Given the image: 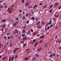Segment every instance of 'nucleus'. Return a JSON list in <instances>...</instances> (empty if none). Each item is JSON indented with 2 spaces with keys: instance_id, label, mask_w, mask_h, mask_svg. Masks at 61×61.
<instances>
[{
  "instance_id": "nucleus-1",
  "label": "nucleus",
  "mask_w": 61,
  "mask_h": 61,
  "mask_svg": "<svg viewBox=\"0 0 61 61\" xmlns=\"http://www.w3.org/2000/svg\"><path fill=\"white\" fill-rule=\"evenodd\" d=\"M14 56H13L12 57V58H11V57L10 56L9 57V61H10L11 60V61H13L14 60Z\"/></svg>"
},
{
  "instance_id": "nucleus-2",
  "label": "nucleus",
  "mask_w": 61,
  "mask_h": 61,
  "mask_svg": "<svg viewBox=\"0 0 61 61\" xmlns=\"http://www.w3.org/2000/svg\"><path fill=\"white\" fill-rule=\"evenodd\" d=\"M22 19L23 20H25V19H26V17L25 15H24L23 16Z\"/></svg>"
},
{
  "instance_id": "nucleus-3",
  "label": "nucleus",
  "mask_w": 61,
  "mask_h": 61,
  "mask_svg": "<svg viewBox=\"0 0 61 61\" xmlns=\"http://www.w3.org/2000/svg\"><path fill=\"white\" fill-rule=\"evenodd\" d=\"M58 5V2H56L54 4V6H57Z\"/></svg>"
},
{
  "instance_id": "nucleus-4",
  "label": "nucleus",
  "mask_w": 61,
  "mask_h": 61,
  "mask_svg": "<svg viewBox=\"0 0 61 61\" xmlns=\"http://www.w3.org/2000/svg\"><path fill=\"white\" fill-rule=\"evenodd\" d=\"M5 26H6V25L4 24L3 26H1V27L3 28H5V27H6Z\"/></svg>"
},
{
  "instance_id": "nucleus-5",
  "label": "nucleus",
  "mask_w": 61,
  "mask_h": 61,
  "mask_svg": "<svg viewBox=\"0 0 61 61\" xmlns=\"http://www.w3.org/2000/svg\"><path fill=\"white\" fill-rule=\"evenodd\" d=\"M15 31L16 33H19V31L17 29H15Z\"/></svg>"
},
{
  "instance_id": "nucleus-6",
  "label": "nucleus",
  "mask_w": 61,
  "mask_h": 61,
  "mask_svg": "<svg viewBox=\"0 0 61 61\" xmlns=\"http://www.w3.org/2000/svg\"><path fill=\"white\" fill-rule=\"evenodd\" d=\"M44 37H45V35H43V36H41L40 38V39H41V38H44Z\"/></svg>"
},
{
  "instance_id": "nucleus-7",
  "label": "nucleus",
  "mask_w": 61,
  "mask_h": 61,
  "mask_svg": "<svg viewBox=\"0 0 61 61\" xmlns=\"http://www.w3.org/2000/svg\"><path fill=\"white\" fill-rule=\"evenodd\" d=\"M28 8H29L30 9H31V8H32V6L29 5L28 6Z\"/></svg>"
},
{
  "instance_id": "nucleus-8",
  "label": "nucleus",
  "mask_w": 61,
  "mask_h": 61,
  "mask_svg": "<svg viewBox=\"0 0 61 61\" xmlns=\"http://www.w3.org/2000/svg\"><path fill=\"white\" fill-rule=\"evenodd\" d=\"M29 4H30L29 3H25V5H26V6H27Z\"/></svg>"
},
{
  "instance_id": "nucleus-9",
  "label": "nucleus",
  "mask_w": 61,
  "mask_h": 61,
  "mask_svg": "<svg viewBox=\"0 0 61 61\" xmlns=\"http://www.w3.org/2000/svg\"><path fill=\"white\" fill-rule=\"evenodd\" d=\"M17 24V23L16 22L13 24V25H14V26H15Z\"/></svg>"
},
{
  "instance_id": "nucleus-10",
  "label": "nucleus",
  "mask_w": 61,
  "mask_h": 61,
  "mask_svg": "<svg viewBox=\"0 0 61 61\" xmlns=\"http://www.w3.org/2000/svg\"><path fill=\"white\" fill-rule=\"evenodd\" d=\"M35 56H36V57H38V56H39V55L37 54H36L35 55Z\"/></svg>"
},
{
  "instance_id": "nucleus-11",
  "label": "nucleus",
  "mask_w": 61,
  "mask_h": 61,
  "mask_svg": "<svg viewBox=\"0 0 61 61\" xmlns=\"http://www.w3.org/2000/svg\"><path fill=\"white\" fill-rule=\"evenodd\" d=\"M27 37H24L23 38V40H26V39H27Z\"/></svg>"
},
{
  "instance_id": "nucleus-12",
  "label": "nucleus",
  "mask_w": 61,
  "mask_h": 61,
  "mask_svg": "<svg viewBox=\"0 0 61 61\" xmlns=\"http://www.w3.org/2000/svg\"><path fill=\"white\" fill-rule=\"evenodd\" d=\"M30 44L31 45H33L34 43H33V42L32 41H30Z\"/></svg>"
},
{
  "instance_id": "nucleus-13",
  "label": "nucleus",
  "mask_w": 61,
  "mask_h": 61,
  "mask_svg": "<svg viewBox=\"0 0 61 61\" xmlns=\"http://www.w3.org/2000/svg\"><path fill=\"white\" fill-rule=\"evenodd\" d=\"M53 54H51L49 56V57L51 58V57H53Z\"/></svg>"
},
{
  "instance_id": "nucleus-14",
  "label": "nucleus",
  "mask_w": 61,
  "mask_h": 61,
  "mask_svg": "<svg viewBox=\"0 0 61 61\" xmlns=\"http://www.w3.org/2000/svg\"><path fill=\"white\" fill-rule=\"evenodd\" d=\"M7 58V57H4V58H3L2 59V60H5V59H6V58Z\"/></svg>"
},
{
  "instance_id": "nucleus-15",
  "label": "nucleus",
  "mask_w": 61,
  "mask_h": 61,
  "mask_svg": "<svg viewBox=\"0 0 61 61\" xmlns=\"http://www.w3.org/2000/svg\"><path fill=\"white\" fill-rule=\"evenodd\" d=\"M53 5H51L50 6V9H51V8L52 7H53Z\"/></svg>"
},
{
  "instance_id": "nucleus-16",
  "label": "nucleus",
  "mask_w": 61,
  "mask_h": 61,
  "mask_svg": "<svg viewBox=\"0 0 61 61\" xmlns=\"http://www.w3.org/2000/svg\"><path fill=\"white\" fill-rule=\"evenodd\" d=\"M3 8L4 6L0 5V8Z\"/></svg>"
},
{
  "instance_id": "nucleus-17",
  "label": "nucleus",
  "mask_w": 61,
  "mask_h": 61,
  "mask_svg": "<svg viewBox=\"0 0 61 61\" xmlns=\"http://www.w3.org/2000/svg\"><path fill=\"white\" fill-rule=\"evenodd\" d=\"M22 36L23 37H25V34H22Z\"/></svg>"
},
{
  "instance_id": "nucleus-18",
  "label": "nucleus",
  "mask_w": 61,
  "mask_h": 61,
  "mask_svg": "<svg viewBox=\"0 0 61 61\" xmlns=\"http://www.w3.org/2000/svg\"><path fill=\"white\" fill-rule=\"evenodd\" d=\"M16 33L15 31H14L13 32V34H16Z\"/></svg>"
},
{
  "instance_id": "nucleus-19",
  "label": "nucleus",
  "mask_w": 61,
  "mask_h": 61,
  "mask_svg": "<svg viewBox=\"0 0 61 61\" xmlns=\"http://www.w3.org/2000/svg\"><path fill=\"white\" fill-rule=\"evenodd\" d=\"M10 38L11 39H13V38H14V36H13V35H12L10 37Z\"/></svg>"
},
{
  "instance_id": "nucleus-20",
  "label": "nucleus",
  "mask_w": 61,
  "mask_h": 61,
  "mask_svg": "<svg viewBox=\"0 0 61 61\" xmlns=\"http://www.w3.org/2000/svg\"><path fill=\"white\" fill-rule=\"evenodd\" d=\"M42 25H45V23H44V21H43L42 22Z\"/></svg>"
},
{
  "instance_id": "nucleus-21",
  "label": "nucleus",
  "mask_w": 61,
  "mask_h": 61,
  "mask_svg": "<svg viewBox=\"0 0 61 61\" xmlns=\"http://www.w3.org/2000/svg\"><path fill=\"white\" fill-rule=\"evenodd\" d=\"M28 15L29 16H31V13H29L28 14Z\"/></svg>"
},
{
  "instance_id": "nucleus-22",
  "label": "nucleus",
  "mask_w": 61,
  "mask_h": 61,
  "mask_svg": "<svg viewBox=\"0 0 61 61\" xmlns=\"http://www.w3.org/2000/svg\"><path fill=\"white\" fill-rule=\"evenodd\" d=\"M6 21V19H5V20H2V21L3 22H5Z\"/></svg>"
},
{
  "instance_id": "nucleus-23",
  "label": "nucleus",
  "mask_w": 61,
  "mask_h": 61,
  "mask_svg": "<svg viewBox=\"0 0 61 61\" xmlns=\"http://www.w3.org/2000/svg\"><path fill=\"white\" fill-rule=\"evenodd\" d=\"M13 51L14 53H15V52H16V50L15 49Z\"/></svg>"
},
{
  "instance_id": "nucleus-24",
  "label": "nucleus",
  "mask_w": 61,
  "mask_h": 61,
  "mask_svg": "<svg viewBox=\"0 0 61 61\" xmlns=\"http://www.w3.org/2000/svg\"><path fill=\"white\" fill-rule=\"evenodd\" d=\"M23 45L24 47H25V46H26V44H23Z\"/></svg>"
},
{
  "instance_id": "nucleus-25",
  "label": "nucleus",
  "mask_w": 61,
  "mask_h": 61,
  "mask_svg": "<svg viewBox=\"0 0 61 61\" xmlns=\"http://www.w3.org/2000/svg\"><path fill=\"white\" fill-rule=\"evenodd\" d=\"M21 1L22 2V3H24V2H25L24 0H21Z\"/></svg>"
},
{
  "instance_id": "nucleus-26",
  "label": "nucleus",
  "mask_w": 61,
  "mask_h": 61,
  "mask_svg": "<svg viewBox=\"0 0 61 61\" xmlns=\"http://www.w3.org/2000/svg\"><path fill=\"white\" fill-rule=\"evenodd\" d=\"M45 47H47V44H45Z\"/></svg>"
},
{
  "instance_id": "nucleus-27",
  "label": "nucleus",
  "mask_w": 61,
  "mask_h": 61,
  "mask_svg": "<svg viewBox=\"0 0 61 61\" xmlns=\"http://www.w3.org/2000/svg\"><path fill=\"white\" fill-rule=\"evenodd\" d=\"M22 32L23 33H25V30H23L22 31Z\"/></svg>"
},
{
  "instance_id": "nucleus-28",
  "label": "nucleus",
  "mask_w": 61,
  "mask_h": 61,
  "mask_svg": "<svg viewBox=\"0 0 61 61\" xmlns=\"http://www.w3.org/2000/svg\"><path fill=\"white\" fill-rule=\"evenodd\" d=\"M29 58L28 57H27L26 58H25V60H28Z\"/></svg>"
},
{
  "instance_id": "nucleus-29",
  "label": "nucleus",
  "mask_w": 61,
  "mask_h": 61,
  "mask_svg": "<svg viewBox=\"0 0 61 61\" xmlns=\"http://www.w3.org/2000/svg\"><path fill=\"white\" fill-rule=\"evenodd\" d=\"M33 42H34V43H36V40L35 39L33 41Z\"/></svg>"
},
{
  "instance_id": "nucleus-30",
  "label": "nucleus",
  "mask_w": 61,
  "mask_h": 61,
  "mask_svg": "<svg viewBox=\"0 0 61 61\" xmlns=\"http://www.w3.org/2000/svg\"><path fill=\"white\" fill-rule=\"evenodd\" d=\"M38 43V42H37L35 43V45H34V46H36V45H37V44Z\"/></svg>"
},
{
  "instance_id": "nucleus-31",
  "label": "nucleus",
  "mask_w": 61,
  "mask_h": 61,
  "mask_svg": "<svg viewBox=\"0 0 61 61\" xmlns=\"http://www.w3.org/2000/svg\"><path fill=\"white\" fill-rule=\"evenodd\" d=\"M10 9H11V7H10L8 9L7 11H9V10H10Z\"/></svg>"
},
{
  "instance_id": "nucleus-32",
  "label": "nucleus",
  "mask_w": 61,
  "mask_h": 61,
  "mask_svg": "<svg viewBox=\"0 0 61 61\" xmlns=\"http://www.w3.org/2000/svg\"><path fill=\"white\" fill-rule=\"evenodd\" d=\"M56 43H59V40H58V41H56Z\"/></svg>"
},
{
  "instance_id": "nucleus-33",
  "label": "nucleus",
  "mask_w": 61,
  "mask_h": 61,
  "mask_svg": "<svg viewBox=\"0 0 61 61\" xmlns=\"http://www.w3.org/2000/svg\"><path fill=\"white\" fill-rule=\"evenodd\" d=\"M32 20H34L35 19V17H32L31 18Z\"/></svg>"
},
{
  "instance_id": "nucleus-34",
  "label": "nucleus",
  "mask_w": 61,
  "mask_h": 61,
  "mask_svg": "<svg viewBox=\"0 0 61 61\" xmlns=\"http://www.w3.org/2000/svg\"><path fill=\"white\" fill-rule=\"evenodd\" d=\"M37 34V33L36 32H35L33 33V35H36V34Z\"/></svg>"
},
{
  "instance_id": "nucleus-35",
  "label": "nucleus",
  "mask_w": 61,
  "mask_h": 61,
  "mask_svg": "<svg viewBox=\"0 0 61 61\" xmlns=\"http://www.w3.org/2000/svg\"><path fill=\"white\" fill-rule=\"evenodd\" d=\"M11 12H12L11 10H10L9 11V14H11Z\"/></svg>"
},
{
  "instance_id": "nucleus-36",
  "label": "nucleus",
  "mask_w": 61,
  "mask_h": 61,
  "mask_svg": "<svg viewBox=\"0 0 61 61\" xmlns=\"http://www.w3.org/2000/svg\"><path fill=\"white\" fill-rule=\"evenodd\" d=\"M36 59V57H34L32 59V60H34Z\"/></svg>"
},
{
  "instance_id": "nucleus-37",
  "label": "nucleus",
  "mask_w": 61,
  "mask_h": 61,
  "mask_svg": "<svg viewBox=\"0 0 61 61\" xmlns=\"http://www.w3.org/2000/svg\"><path fill=\"white\" fill-rule=\"evenodd\" d=\"M40 49H39L38 50V51H40V50H41V47H40Z\"/></svg>"
},
{
  "instance_id": "nucleus-38",
  "label": "nucleus",
  "mask_w": 61,
  "mask_h": 61,
  "mask_svg": "<svg viewBox=\"0 0 61 61\" xmlns=\"http://www.w3.org/2000/svg\"><path fill=\"white\" fill-rule=\"evenodd\" d=\"M42 42H43V40H41V41H40L39 43H42Z\"/></svg>"
},
{
  "instance_id": "nucleus-39",
  "label": "nucleus",
  "mask_w": 61,
  "mask_h": 61,
  "mask_svg": "<svg viewBox=\"0 0 61 61\" xmlns=\"http://www.w3.org/2000/svg\"><path fill=\"white\" fill-rule=\"evenodd\" d=\"M17 55H15V59H16V58H17Z\"/></svg>"
},
{
  "instance_id": "nucleus-40",
  "label": "nucleus",
  "mask_w": 61,
  "mask_h": 61,
  "mask_svg": "<svg viewBox=\"0 0 61 61\" xmlns=\"http://www.w3.org/2000/svg\"><path fill=\"white\" fill-rule=\"evenodd\" d=\"M28 14H27V13H26L25 15L26 16V17H27V16H28Z\"/></svg>"
},
{
  "instance_id": "nucleus-41",
  "label": "nucleus",
  "mask_w": 61,
  "mask_h": 61,
  "mask_svg": "<svg viewBox=\"0 0 61 61\" xmlns=\"http://www.w3.org/2000/svg\"><path fill=\"white\" fill-rule=\"evenodd\" d=\"M21 15H22V14L20 13L19 15H18V16H21Z\"/></svg>"
},
{
  "instance_id": "nucleus-42",
  "label": "nucleus",
  "mask_w": 61,
  "mask_h": 61,
  "mask_svg": "<svg viewBox=\"0 0 61 61\" xmlns=\"http://www.w3.org/2000/svg\"><path fill=\"white\" fill-rule=\"evenodd\" d=\"M53 27V25L51 24L50 26V27L51 28V27Z\"/></svg>"
},
{
  "instance_id": "nucleus-43",
  "label": "nucleus",
  "mask_w": 61,
  "mask_h": 61,
  "mask_svg": "<svg viewBox=\"0 0 61 61\" xmlns=\"http://www.w3.org/2000/svg\"><path fill=\"white\" fill-rule=\"evenodd\" d=\"M50 28V27L49 26H48V27L47 28V30H49V28Z\"/></svg>"
},
{
  "instance_id": "nucleus-44",
  "label": "nucleus",
  "mask_w": 61,
  "mask_h": 61,
  "mask_svg": "<svg viewBox=\"0 0 61 61\" xmlns=\"http://www.w3.org/2000/svg\"><path fill=\"white\" fill-rule=\"evenodd\" d=\"M29 20H28V21H26V24H28L29 23Z\"/></svg>"
},
{
  "instance_id": "nucleus-45",
  "label": "nucleus",
  "mask_w": 61,
  "mask_h": 61,
  "mask_svg": "<svg viewBox=\"0 0 61 61\" xmlns=\"http://www.w3.org/2000/svg\"><path fill=\"white\" fill-rule=\"evenodd\" d=\"M52 54L54 56H56V55H55V53H52Z\"/></svg>"
},
{
  "instance_id": "nucleus-46",
  "label": "nucleus",
  "mask_w": 61,
  "mask_h": 61,
  "mask_svg": "<svg viewBox=\"0 0 61 61\" xmlns=\"http://www.w3.org/2000/svg\"><path fill=\"white\" fill-rule=\"evenodd\" d=\"M61 8V6H60V7L58 8V9H60Z\"/></svg>"
},
{
  "instance_id": "nucleus-47",
  "label": "nucleus",
  "mask_w": 61,
  "mask_h": 61,
  "mask_svg": "<svg viewBox=\"0 0 61 61\" xmlns=\"http://www.w3.org/2000/svg\"><path fill=\"white\" fill-rule=\"evenodd\" d=\"M56 57H58L59 56V55H58V54H56Z\"/></svg>"
},
{
  "instance_id": "nucleus-48",
  "label": "nucleus",
  "mask_w": 61,
  "mask_h": 61,
  "mask_svg": "<svg viewBox=\"0 0 61 61\" xmlns=\"http://www.w3.org/2000/svg\"><path fill=\"white\" fill-rule=\"evenodd\" d=\"M52 10H53V9H52L50 11V13H51V12Z\"/></svg>"
},
{
  "instance_id": "nucleus-49",
  "label": "nucleus",
  "mask_w": 61,
  "mask_h": 61,
  "mask_svg": "<svg viewBox=\"0 0 61 61\" xmlns=\"http://www.w3.org/2000/svg\"><path fill=\"white\" fill-rule=\"evenodd\" d=\"M30 31H31L32 32H33V30L32 29H31L30 30Z\"/></svg>"
},
{
  "instance_id": "nucleus-50",
  "label": "nucleus",
  "mask_w": 61,
  "mask_h": 61,
  "mask_svg": "<svg viewBox=\"0 0 61 61\" xmlns=\"http://www.w3.org/2000/svg\"><path fill=\"white\" fill-rule=\"evenodd\" d=\"M13 22H14V20H12L11 21V23H13Z\"/></svg>"
},
{
  "instance_id": "nucleus-51",
  "label": "nucleus",
  "mask_w": 61,
  "mask_h": 61,
  "mask_svg": "<svg viewBox=\"0 0 61 61\" xmlns=\"http://www.w3.org/2000/svg\"><path fill=\"white\" fill-rule=\"evenodd\" d=\"M10 47H12V45H11V43H10Z\"/></svg>"
},
{
  "instance_id": "nucleus-52",
  "label": "nucleus",
  "mask_w": 61,
  "mask_h": 61,
  "mask_svg": "<svg viewBox=\"0 0 61 61\" xmlns=\"http://www.w3.org/2000/svg\"><path fill=\"white\" fill-rule=\"evenodd\" d=\"M8 39H10V37L9 36L8 37Z\"/></svg>"
},
{
  "instance_id": "nucleus-53",
  "label": "nucleus",
  "mask_w": 61,
  "mask_h": 61,
  "mask_svg": "<svg viewBox=\"0 0 61 61\" xmlns=\"http://www.w3.org/2000/svg\"><path fill=\"white\" fill-rule=\"evenodd\" d=\"M51 22H52V20H50L49 22V23H51Z\"/></svg>"
},
{
  "instance_id": "nucleus-54",
  "label": "nucleus",
  "mask_w": 61,
  "mask_h": 61,
  "mask_svg": "<svg viewBox=\"0 0 61 61\" xmlns=\"http://www.w3.org/2000/svg\"><path fill=\"white\" fill-rule=\"evenodd\" d=\"M5 30H6V31H7L8 29L7 28H6L5 29H4Z\"/></svg>"
},
{
  "instance_id": "nucleus-55",
  "label": "nucleus",
  "mask_w": 61,
  "mask_h": 61,
  "mask_svg": "<svg viewBox=\"0 0 61 61\" xmlns=\"http://www.w3.org/2000/svg\"><path fill=\"white\" fill-rule=\"evenodd\" d=\"M42 3H41L39 4V5H42Z\"/></svg>"
},
{
  "instance_id": "nucleus-56",
  "label": "nucleus",
  "mask_w": 61,
  "mask_h": 61,
  "mask_svg": "<svg viewBox=\"0 0 61 61\" xmlns=\"http://www.w3.org/2000/svg\"><path fill=\"white\" fill-rule=\"evenodd\" d=\"M59 18L60 19H61V14L60 15V16L59 17Z\"/></svg>"
},
{
  "instance_id": "nucleus-57",
  "label": "nucleus",
  "mask_w": 61,
  "mask_h": 61,
  "mask_svg": "<svg viewBox=\"0 0 61 61\" xmlns=\"http://www.w3.org/2000/svg\"><path fill=\"white\" fill-rule=\"evenodd\" d=\"M30 34V33H31V31H30V30H28V32Z\"/></svg>"
},
{
  "instance_id": "nucleus-58",
  "label": "nucleus",
  "mask_w": 61,
  "mask_h": 61,
  "mask_svg": "<svg viewBox=\"0 0 61 61\" xmlns=\"http://www.w3.org/2000/svg\"><path fill=\"white\" fill-rule=\"evenodd\" d=\"M51 23H52V22H49L48 23V25H50V24H51Z\"/></svg>"
},
{
  "instance_id": "nucleus-59",
  "label": "nucleus",
  "mask_w": 61,
  "mask_h": 61,
  "mask_svg": "<svg viewBox=\"0 0 61 61\" xmlns=\"http://www.w3.org/2000/svg\"><path fill=\"white\" fill-rule=\"evenodd\" d=\"M3 38L4 39H5V38H6V36L4 37Z\"/></svg>"
},
{
  "instance_id": "nucleus-60",
  "label": "nucleus",
  "mask_w": 61,
  "mask_h": 61,
  "mask_svg": "<svg viewBox=\"0 0 61 61\" xmlns=\"http://www.w3.org/2000/svg\"><path fill=\"white\" fill-rule=\"evenodd\" d=\"M18 48H15V49L16 50H17V49H18Z\"/></svg>"
},
{
  "instance_id": "nucleus-61",
  "label": "nucleus",
  "mask_w": 61,
  "mask_h": 61,
  "mask_svg": "<svg viewBox=\"0 0 61 61\" xmlns=\"http://www.w3.org/2000/svg\"><path fill=\"white\" fill-rule=\"evenodd\" d=\"M45 31H47V28H45Z\"/></svg>"
},
{
  "instance_id": "nucleus-62",
  "label": "nucleus",
  "mask_w": 61,
  "mask_h": 61,
  "mask_svg": "<svg viewBox=\"0 0 61 61\" xmlns=\"http://www.w3.org/2000/svg\"><path fill=\"white\" fill-rule=\"evenodd\" d=\"M19 12L20 13H21V12H22V10H20Z\"/></svg>"
},
{
  "instance_id": "nucleus-63",
  "label": "nucleus",
  "mask_w": 61,
  "mask_h": 61,
  "mask_svg": "<svg viewBox=\"0 0 61 61\" xmlns=\"http://www.w3.org/2000/svg\"><path fill=\"white\" fill-rule=\"evenodd\" d=\"M20 43H24V41H21Z\"/></svg>"
},
{
  "instance_id": "nucleus-64",
  "label": "nucleus",
  "mask_w": 61,
  "mask_h": 61,
  "mask_svg": "<svg viewBox=\"0 0 61 61\" xmlns=\"http://www.w3.org/2000/svg\"><path fill=\"white\" fill-rule=\"evenodd\" d=\"M59 49H61V47H59Z\"/></svg>"
}]
</instances>
